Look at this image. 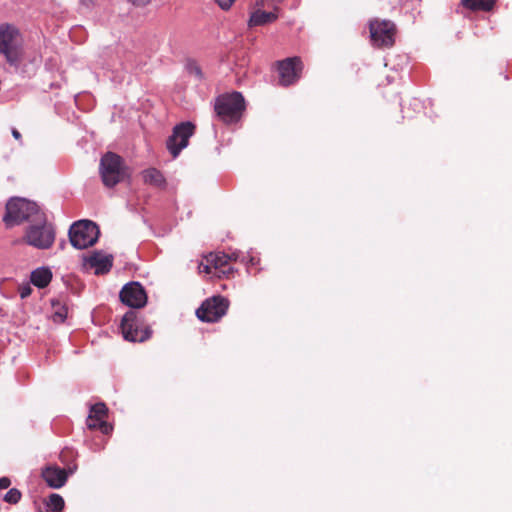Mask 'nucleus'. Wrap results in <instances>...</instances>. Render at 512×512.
<instances>
[{"instance_id": "obj_1", "label": "nucleus", "mask_w": 512, "mask_h": 512, "mask_svg": "<svg viewBox=\"0 0 512 512\" xmlns=\"http://www.w3.org/2000/svg\"><path fill=\"white\" fill-rule=\"evenodd\" d=\"M45 212L33 201L24 198H12L6 204V213L3 221L7 227L28 222L43 220Z\"/></svg>"}, {"instance_id": "obj_2", "label": "nucleus", "mask_w": 512, "mask_h": 512, "mask_svg": "<svg viewBox=\"0 0 512 512\" xmlns=\"http://www.w3.org/2000/svg\"><path fill=\"white\" fill-rule=\"evenodd\" d=\"M23 45V35L15 24H0V54L10 65L19 66L23 54Z\"/></svg>"}, {"instance_id": "obj_3", "label": "nucleus", "mask_w": 512, "mask_h": 512, "mask_svg": "<svg viewBox=\"0 0 512 512\" xmlns=\"http://www.w3.org/2000/svg\"><path fill=\"white\" fill-rule=\"evenodd\" d=\"M246 109V102L240 92L224 93L216 97L214 111L217 118L225 124L239 122Z\"/></svg>"}, {"instance_id": "obj_4", "label": "nucleus", "mask_w": 512, "mask_h": 512, "mask_svg": "<svg viewBox=\"0 0 512 512\" xmlns=\"http://www.w3.org/2000/svg\"><path fill=\"white\" fill-rule=\"evenodd\" d=\"M56 238L54 226L48 222L43 214V220L34 221L25 230L23 241L36 249L46 250L53 246Z\"/></svg>"}, {"instance_id": "obj_5", "label": "nucleus", "mask_w": 512, "mask_h": 512, "mask_svg": "<svg viewBox=\"0 0 512 512\" xmlns=\"http://www.w3.org/2000/svg\"><path fill=\"white\" fill-rule=\"evenodd\" d=\"M99 171L102 181L107 187H114L126 177L123 159L113 152H107L102 156Z\"/></svg>"}, {"instance_id": "obj_6", "label": "nucleus", "mask_w": 512, "mask_h": 512, "mask_svg": "<svg viewBox=\"0 0 512 512\" xmlns=\"http://www.w3.org/2000/svg\"><path fill=\"white\" fill-rule=\"evenodd\" d=\"M98 226L90 220H79L69 229V239L73 247L85 249L94 245L99 237Z\"/></svg>"}, {"instance_id": "obj_7", "label": "nucleus", "mask_w": 512, "mask_h": 512, "mask_svg": "<svg viewBox=\"0 0 512 512\" xmlns=\"http://www.w3.org/2000/svg\"><path fill=\"white\" fill-rule=\"evenodd\" d=\"M232 257H234L235 260L237 259L236 254L229 256L222 252L210 253L205 257V263H200L199 271L200 273H205L213 277H227L232 272L229 266Z\"/></svg>"}, {"instance_id": "obj_8", "label": "nucleus", "mask_w": 512, "mask_h": 512, "mask_svg": "<svg viewBox=\"0 0 512 512\" xmlns=\"http://www.w3.org/2000/svg\"><path fill=\"white\" fill-rule=\"evenodd\" d=\"M229 302L222 296H214L205 300L196 310L197 317L203 322H217L227 312Z\"/></svg>"}, {"instance_id": "obj_9", "label": "nucleus", "mask_w": 512, "mask_h": 512, "mask_svg": "<svg viewBox=\"0 0 512 512\" xmlns=\"http://www.w3.org/2000/svg\"><path fill=\"white\" fill-rule=\"evenodd\" d=\"M121 330L125 340L130 342H144L150 338L152 331L149 327H140L136 314L127 312L121 322Z\"/></svg>"}, {"instance_id": "obj_10", "label": "nucleus", "mask_w": 512, "mask_h": 512, "mask_svg": "<svg viewBox=\"0 0 512 512\" xmlns=\"http://www.w3.org/2000/svg\"><path fill=\"white\" fill-rule=\"evenodd\" d=\"M194 131L195 125L191 122H182L174 127L172 135L167 140V149L174 158L188 146L189 138Z\"/></svg>"}, {"instance_id": "obj_11", "label": "nucleus", "mask_w": 512, "mask_h": 512, "mask_svg": "<svg viewBox=\"0 0 512 512\" xmlns=\"http://www.w3.org/2000/svg\"><path fill=\"white\" fill-rule=\"evenodd\" d=\"M370 34L371 40L374 45L381 46H392L394 43L395 36V25L393 22L388 20H374L370 22Z\"/></svg>"}, {"instance_id": "obj_12", "label": "nucleus", "mask_w": 512, "mask_h": 512, "mask_svg": "<svg viewBox=\"0 0 512 512\" xmlns=\"http://www.w3.org/2000/svg\"><path fill=\"white\" fill-rule=\"evenodd\" d=\"M119 296L122 303L131 308H142L147 303L146 292L138 282H130L124 285Z\"/></svg>"}, {"instance_id": "obj_13", "label": "nucleus", "mask_w": 512, "mask_h": 512, "mask_svg": "<svg viewBox=\"0 0 512 512\" xmlns=\"http://www.w3.org/2000/svg\"><path fill=\"white\" fill-rule=\"evenodd\" d=\"M302 62L300 58L293 57L279 62V81L283 86H288L296 82L300 77Z\"/></svg>"}, {"instance_id": "obj_14", "label": "nucleus", "mask_w": 512, "mask_h": 512, "mask_svg": "<svg viewBox=\"0 0 512 512\" xmlns=\"http://www.w3.org/2000/svg\"><path fill=\"white\" fill-rule=\"evenodd\" d=\"M85 263L87 267L94 269L95 274H105L109 272L112 267L113 257L101 252H94L85 259Z\"/></svg>"}, {"instance_id": "obj_15", "label": "nucleus", "mask_w": 512, "mask_h": 512, "mask_svg": "<svg viewBox=\"0 0 512 512\" xmlns=\"http://www.w3.org/2000/svg\"><path fill=\"white\" fill-rule=\"evenodd\" d=\"M263 7H258L254 12L251 13L250 18L248 20V26H262L268 23H272L278 19L279 16V7H275L273 11H264Z\"/></svg>"}, {"instance_id": "obj_16", "label": "nucleus", "mask_w": 512, "mask_h": 512, "mask_svg": "<svg viewBox=\"0 0 512 512\" xmlns=\"http://www.w3.org/2000/svg\"><path fill=\"white\" fill-rule=\"evenodd\" d=\"M42 476L48 486L55 489L61 488L67 481L66 470L59 467H47Z\"/></svg>"}, {"instance_id": "obj_17", "label": "nucleus", "mask_w": 512, "mask_h": 512, "mask_svg": "<svg viewBox=\"0 0 512 512\" xmlns=\"http://www.w3.org/2000/svg\"><path fill=\"white\" fill-rule=\"evenodd\" d=\"M52 279V273L48 268H37L31 273V282L39 287H46Z\"/></svg>"}, {"instance_id": "obj_18", "label": "nucleus", "mask_w": 512, "mask_h": 512, "mask_svg": "<svg viewBox=\"0 0 512 512\" xmlns=\"http://www.w3.org/2000/svg\"><path fill=\"white\" fill-rule=\"evenodd\" d=\"M143 181L146 184L163 187L165 185V178L163 174L156 168H148L142 172Z\"/></svg>"}, {"instance_id": "obj_19", "label": "nucleus", "mask_w": 512, "mask_h": 512, "mask_svg": "<svg viewBox=\"0 0 512 512\" xmlns=\"http://www.w3.org/2000/svg\"><path fill=\"white\" fill-rule=\"evenodd\" d=\"M496 0H462V4L471 10L490 11Z\"/></svg>"}, {"instance_id": "obj_20", "label": "nucleus", "mask_w": 512, "mask_h": 512, "mask_svg": "<svg viewBox=\"0 0 512 512\" xmlns=\"http://www.w3.org/2000/svg\"><path fill=\"white\" fill-rule=\"evenodd\" d=\"M107 416V407L104 403H96L91 406L89 415L87 417V423H94L93 417H98L100 419L105 420Z\"/></svg>"}, {"instance_id": "obj_21", "label": "nucleus", "mask_w": 512, "mask_h": 512, "mask_svg": "<svg viewBox=\"0 0 512 512\" xmlns=\"http://www.w3.org/2000/svg\"><path fill=\"white\" fill-rule=\"evenodd\" d=\"M92 420L94 423L86 422L89 429H100L103 434H108L112 430V427L108 425L106 420L100 419L98 417H93Z\"/></svg>"}, {"instance_id": "obj_22", "label": "nucleus", "mask_w": 512, "mask_h": 512, "mask_svg": "<svg viewBox=\"0 0 512 512\" xmlns=\"http://www.w3.org/2000/svg\"><path fill=\"white\" fill-rule=\"evenodd\" d=\"M47 506L52 511H61L64 508V499L59 494H51Z\"/></svg>"}, {"instance_id": "obj_23", "label": "nucleus", "mask_w": 512, "mask_h": 512, "mask_svg": "<svg viewBox=\"0 0 512 512\" xmlns=\"http://www.w3.org/2000/svg\"><path fill=\"white\" fill-rule=\"evenodd\" d=\"M21 499V492L16 489L12 488L10 489L5 495H4V501L10 504H17Z\"/></svg>"}, {"instance_id": "obj_24", "label": "nucleus", "mask_w": 512, "mask_h": 512, "mask_svg": "<svg viewBox=\"0 0 512 512\" xmlns=\"http://www.w3.org/2000/svg\"><path fill=\"white\" fill-rule=\"evenodd\" d=\"M284 0H257L256 6L257 7H272L275 9V7H278L280 3H282Z\"/></svg>"}, {"instance_id": "obj_25", "label": "nucleus", "mask_w": 512, "mask_h": 512, "mask_svg": "<svg viewBox=\"0 0 512 512\" xmlns=\"http://www.w3.org/2000/svg\"><path fill=\"white\" fill-rule=\"evenodd\" d=\"M18 292H19L20 297L22 299H25L28 296H30V294L32 292V288L29 284H23L19 287Z\"/></svg>"}, {"instance_id": "obj_26", "label": "nucleus", "mask_w": 512, "mask_h": 512, "mask_svg": "<svg viewBox=\"0 0 512 512\" xmlns=\"http://www.w3.org/2000/svg\"><path fill=\"white\" fill-rule=\"evenodd\" d=\"M219 7L223 10H229L235 0H215Z\"/></svg>"}, {"instance_id": "obj_27", "label": "nucleus", "mask_w": 512, "mask_h": 512, "mask_svg": "<svg viewBox=\"0 0 512 512\" xmlns=\"http://www.w3.org/2000/svg\"><path fill=\"white\" fill-rule=\"evenodd\" d=\"M66 318V313L64 311H57L53 315L54 322H63Z\"/></svg>"}, {"instance_id": "obj_28", "label": "nucleus", "mask_w": 512, "mask_h": 512, "mask_svg": "<svg viewBox=\"0 0 512 512\" xmlns=\"http://www.w3.org/2000/svg\"><path fill=\"white\" fill-rule=\"evenodd\" d=\"M190 73L194 74L198 78H202V71L197 65H190L189 67Z\"/></svg>"}, {"instance_id": "obj_29", "label": "nucleus", "mask_w": 512, "mask_h": 512, "mask_svg": "<svg viewBox=\"0 0 512 512\" xmlns=\"http://www.w3.org/2000/svg\"><path fill=\"white\" fill-rule=\"evenodd\" d=\"M11 484V481L8 477L0 478V489H7Z\"/></svg>"}, {"instance_id": "obj_30", "label": "nucleus", "mask_w": 512, "mask_h": 512, "mask_svg": "<svg viewBox=\"0 0 512 512\" xmlns=\"http://www.w3.org/2000/svg\"><path fill=\"white\" fill-rule=\"evenodd\" d=\"M130 3H132L135 6L143 7L151 2V0H128Z\"/></svg>"}, {"instance_id": "obj_31", "label": "nucleus", "mask_w": 512, "mask_h": 512, "mask_svg": "<svg viewBox=\"0 0 512 512\" xmlns=\"http://www.w3.org/2000/svg\"><path fill=\"white\" fill-rule=\"evenodd\" d=\"M12 136H13L16 140H21V134H20V132H19L17 129H15V128H13V129H12Z\"/></svg>"}]
</instances>
